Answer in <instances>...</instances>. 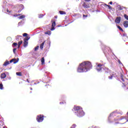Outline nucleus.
I'll return each instance as SVG.
<instances>
[{
    "instance_id": "f257e3e1",
    "label": "nucleus",
    "mask_w": 128,
    "mask_h": 128,
    "mask_svg": "<svg viewBox=\"0 0 128 128\" xmlns=\"http://www.w3.org/2000/svg\"><path fill=\"white\" fill-rule=\"evenodd\" d=\"M92 63L88 61L84 62L81 63L78 69V72H88L90 70L92 69Z\"/></svg>"
},
{
    "instance_id": "f03ea898",
    "label": "nucleus",
    "mask_w": 128,
    "mask_h": 128,
    "mask_svg": "<svg viewBox=\"0 0 128 128\" xmlns=\"http://www.w3.org/2000/svg\"><path fill=\"white\" fill-rule=\"evenodd\" d=\"M74 112L78 118H82V116H84L86 114V113H84V112L82 110V108L79 106H74Z\"/></svg>"
},
{
    "instance_id": "7ed1b4c3",
    "label": "nucleus",
    "mask_w": 128,
    "mask_h": 128,
    "mask_svg": "<svg viewBox=\"0 0 128 128\" xmlns=\"http://www.w3.org/2000/svg\"><path fill=\"white\" fill-rule=\"evenodd\" d=\"M120 78L121 80H122V84H123L122 87L123 88H124V90L128 92V80L124 78V75H122V74H120Z\"/></svg>"
},
{
    "instance_id": "20e7f679",
    "label": "nucleus",
    "mask_w": 128,
    "mask_h": 128,
    "mask_svg": "<svg viewBox=\"0 0 128 128\" xmlns=\"http://www.w3.org/2000/svg\"><path fill=\"white\" fill-rule=\"evenodd\" d=\"M96 69V70L97 72H102V70H108V68H104V66L102 64L96 63L95 66Z\"/></svg>"
},
{
    "instance_id": "39448f33",
    "label": "nucleus",
    "mask_w": 128,
    "mask_h": 128,
    "mask_svg": "<svg viewBox=\"0 0 128 128\" xmlns=\"http://www.w3.org/2000/svg\"><path fill=\"white\" fill-rule=\"evenodd\" d=\"M118 114V112L116 111L113 112H112L110 116L108 117V122L110 124H112V122H114V120H112V118H114Z\"/></svg>"
},
{
    "instance_id": "423d86ee",
    "label": "nucleus",
    "mask_w": 128,
    "mask_h": 128,
    "mask_svg": "<svg viewBox=\"0 0 128 128\" xmlns=\"http://www.w3.org/2000/svg\"><path fill=\"white\" fill-rule=\"evenodd\" d=\"M115 121L116 120H122V122H123L122 124H126V122H128V117L126 116H121L120 117V118L119 119H114Z\"/></svg>"
},
{
    "instance_id": "0eeeda50",
    "label": "nucleus",
    "mask_w": 128,
    "mask_h": 128,
    "mask_svg": "<svg viewBox=\"0 0 128 128\" xmlns=\"http://www.w3.org/2000/svg\"><path fill=\"white\" fill-rule=\"evenodd\" d=\"M36 120L38 122H42L44 120V115H38L37 116Z\"/></svg>"
},
{
    "instance_id": "6e6552de",
    "label": "nucleus",
    "mask_w": 128,
    "mask_h": 128,
    "mask_svg": "<svg viewBox=\"0 0 128 128\" xmlns=\"http://www.w3.org/2000/svg\"><path fill=\"white\" fill-rule=\"evenodd\" d=\"M19 60L20 59H18V58L17 59L13 58L10 61V62L12 64V62H14V64H16V62H18Z\"/></svg>"
},
{
    "instance_id": "1a4fd4ad",
    "label": "nucleus",
    "mask_w": 128,
    "mask_h": 128,
    "mask_svg": "<svg viewBox=\"0 0 128 128\" xmlns=\"http://www.w3.org/2000/svg\"><path fill=\"white\" fill-rule=\"evenodd\" d=\"M122 20V18L120 16H118L115 20L116 24H120V20Z\"/></svg>"
},
{
    "instance_id": "9d476101",
    "label": "nucleus",
    "mask_w": 128,
    "mask_h": 128,
    "mask_svg": "<svg viewBox=\"0 0 128 128\" xmlns=\"http://www.w3.org/2000/svg\"><path fill=\"white\" fill-rule=\"evenodd\" d=\"M124 26L126 28H128V22L127 20H125L123 24Z\"/></svg>"
},
{
    "instance_id": "9b49d317",
    "label": "nucleus",
    "mask_w": 128,
    "mask_h": 128,
    "mask_svg": "<svg viewBox=\"0 0 128 128\" xmlns=\"http://www.w3.org/2000/svg\"><path fill=\"white\" fill-rule=\"evenodd\" d=\"M82 6L85 8H90V6L86 4V2H84Z\"/></svg>"
},
{
    "instance_id": "f8f14e48",
    "label": "nucleus",
    "mask_w": 128,
    "mask_h": 128,
    "mask_svg": "<svg viewBox=\"0 0 128 128\" xmlns=\"http://www.w3.org/2000/svg\"><path fill=\"white\" fill-rule=\"evenodd\" d=\"M28 41H26V40H24V48H26V46H28Z\"/></svg>"
},
{
    "instance_id": "ddd939ff",
    "label": "nucleus",
    "mask_w": 128,
    "mask_h": 128,
    "mask_svg": "<svg viewBox=\"0 0 128 128\" xmlns=\"http://www.w3.org/2000/svg\"><path fill=\"white\" fill-rule=\"evenodd\" d=\"M0 78H6V74L3 73L1 74Z\"/></svg>"
},
{
    "instance_id": "4468645a",
    "label": "nucleus",
    "mask_w": 128,
    "mask_h": 128,
    "mask_svg": "<svg viewBox=\"0 0 128 128\" xmlns=\"http://www.w3.org/2000/svg\"><path fill=\"white\" fill-rule=\"evenodd\" d=\"M8 64H10V62L6 60L3 64V66H6Z\"/></svg>"
},
{
    "instance_id": "2eb2a0df",
    "label": "nucleus",
    "mask_w": 128,
    "mask_h": 128,
    "mask_svg": "<svg viewBox=\"0 0 128 128\" xmlns=\"http://www.w3.org/2000/svg\"><path fill=\"white\" fill-rule=\"evenodd\" d=\"M3 8H4V10H2V12H6V11L7 12H12V11H10V10H8V9H4L5 8H4V6H3Z\"/></svg>"
},
{
    "instance_id": "dca6fc26",
    "label": "nucleus",
    "mask_w": 128,
    "mask_h": 128,
    "mask_svg": "<svg viewBox=\"0 0 128 128\" xmlns=\"http://www.w3.org/2000/svg\"><path fill=\"white\" fill-rule=\"evenodd\" d=\"M110 50V48H108V47H105V49L104 50V54H106V52H108V50Z\"/></svg>"
},
{
    "instance_id": "f3484780",
    "label": "nucleus",
    "mask_w": 128,
    "mask_h": 128,
    "mask_svg": "<svg viewBox=\"0 0 128 128\" xmlns=\"http://www.w3.org/2000/svg\"><path fill=\"white\" fill-rule=\"evenodd\" d=\"M19 7H20V8H21L22 9H21L20 10L18 11V12H22V10H24V5H22V4H20V5L19 6Z\"/></svg>"
},
{
    "instance_id": "a211bd4d",
    "label": "nucleus",
    "mask_w": 128,
    "mask_h": 128,
    "mask_svg": "<svg viewBox=\"0 0 128 128\" xmlns=\"http://www.w3.org/2000/svg\"><path fill=\"white\" fill-rule=\"evenodd\" d=\"M45 34H48V36H50L52 34V32L48 30L45 32Z\"/></svg>"
},
{
    "instance_id": "6ab92c4d",
    "label": "nucleus",
    "mask_w": 128,
    "mask_h": 128,
    "mask_svg": "<svg viewBox=\"0 0 128 128\" xmlns=\"http://www.w3.org/2000/svg\"><path fill=\"white\" fill-rule=\"evenodd\" d=\"M44 42H42V44L40 45V50H42V48H44Z\"/></svg>"
},
{
    "instance_id": "aec40b11",
    "label": "nucleus",
    "mask_w": 128,
    "mask_h": 128,
    "mask_svg": "<svg viewBox=\"0 0 128 128\" xmlns=\"http://www.w3.org/2000/svg\"><path fill=\"white\" fill-rule=\"evenodd\" d=\"M26 18V16L22 15V16L18 17V18H19V20H22V18Z\"/></svg>"
},
{
    "instance_id": "412c9836",
    "label": "nucleus",
    "mask_w": 128,
    "mask_h": 128,
    "mask_svg": "<svg viewBox=\"0 0 128 128\" xmlns=\"http://www.w3.org/2000/svg\"><path fill=\"white\" fill-rule=\"evenodd\" d=\"M42 64H44V58L42 57L41 59Z\"/></svg>"
},
{
    "instance_id": "4be33fe9",
    "label": "nucleus",
    "mask_w": 128,
    "mask_h": 128,
    "mask_svg": "<svg viewBox=\"0 0 128 128\" xmlns=\"http://www.w3.org/2000/svg\"><path fill=\"white\" fill-rule=\"evenodd\" d=\"M52 26L54 27L56 26V21L52 20Z\"/></svg>"
},
{
    "instance_id": "5701e85b",
    "label": "nucleus",
    "mask_w": 128,
    "mask_h": 128,
    "mask_svg": "<svg viewBox=\"0 0 128 128\" xmlns=\"http://www.w3.org/2000/svg\"><path fill=\"white\" fill-rule=\"evenodd\" d=\"M122 38H128V36L126 35V34H123V36H122Z\"/></svg>"
},
{
    "instance_id": "b1692460",
    "label": "nucleus",
    "mask_w": 128,
    "mask_h": 128,
    "mask_svg": "<svg viewBox=\"0 0 128 128\" xmlns=\"http://www.w3.org/2000/svg\"><path fill=\"white\" fill-rule=\"evenodd\" d=\"M22 44V40H20L18 42V48H20V44Z\"/></svg>"
},
{
    "instance_id": "393cba45",
    "label": "nucleus",
    "mask_w": 128,
    "mask_h": 128,
    "mask_svg": "<svg viewBox=\"0 0 128 128\" xmlns=\"http://www.w3.org/2000/svg\"><path fill=\"white\" fill-rule=\"evenodd\" d=\"M30 36H27L24 39V40H26V41L28 42V40H30Z\"/></svg>"
},
{
    "instance_id": "a878e982",
    "label": "nucleus",
    "mask_w": 128,
    "mask_h": 128,
    "mask_svg": "<svg viewBox=\"0 0 128 128\" xmlns=\"http://www.w3.org/2000/svg\"><path fill=\"white\" fill-rule=\"evenodd\" d=\"M12 37L10 36H9L7 38V42H12Z\"/></svg>"
},
{
    "instance_id": "bb28decb",
    "label": "nucleus",
    "mask_w": 128,
    "mask_h": 128,
    "mask_svg": "<svg viewBox=\"0 0 128 128\" xmlns=\"http://www.w3.org/2000/svg\"><path fill=\"white\" fill-rule=\"evenodd\" d=\"M60 14H66V13L65 12L60 10L59 12Z\"/></svg>"
},
{
    "instance_id": "cd10ccee",
    "label": "nucleus",
    "mask_w": 128,
    "mask_h": 128,
    "mask_svg": "<svg viewBox=\"0 0 128 128\" xmlns=\"http://www.w3.org/2000/svg\"><path fill=\"white\" fill-rule=\"evenodd\" d=\"M16 46H18V43L14 42L12 44V48H16Z\"/></svg>"
},
{
    "instance_id": "c85d7f7f",
    "label": "nucleus",
    "mask_w": 128,
    "mask_h": 128,
    "mask_svg": "<svg viewBox=\"0 0 128 128\" xmlns=\"http://www.w3.org/2000/svg\"><path fill=\"white\" fill-rule=\"evenodd\" d=\"M16 76H22V72H16Z\"/></svg>"
},
{
    "instance_id": "c756f323",
    "label": "nucleus",
    "mask_w": 128,
    "mask_h": 128,
    "mask_svg": "<svg viewBox=\"0 0 128 128\" xmlns=\"http://www.w3.org/2000/svg\"><path fill=\"white\" fill-rule=\"evenodd\" d=\"M118 28L120 30H121V32H124V30H122V28H121L120 26H117Z\"/></svg>"
},
{
    "instance_id": "7c9ffc66",
    "label": "nucleus",
    "mask_w": 128,
    "mask_h": 128,
    "mask_svg": "<svg viewBox=\"0 0 128 128\" xmlns=\"http://www.w3.org/2000/svg\"><path fill=\"white\" fill-rule=\"evenodd\" d=\"M0 90H4V85L2 84H0Z\"/></svg>"
},
{
    "instance_id": "2f4dec72",
    "label": "nucleus",
    "mask_w": 128,
    "mask_h": 128,
    "mask_svg": "<svg viewBox=\"0 0 128 128\" xmlns=\"http://www.w3.org/2000/svg\"><path fill=\"white\" fill-rule=\"evenodd\" d=\"M124 18L126 20H128V16L126 15V14H124Z\"/></svg>"
},
{
    "instance_id": "473e14b6",
    "label": "nucleus",
    "mask_w": 128,
    "mask_h": 128,
    "mask_svg": "<svg viewBox=\"0 0 128 128\" xmlns=\"http://www.w3.org/2000/svg\"><path fill=\"white\" fill-rule=\"evenodd\" d=\"M39 18H44V14H40L38 16Z\"/></svg>"
},
{
    "instance_id": "72a5a7b5",
    "label": "nucleus",
    "mask_w": 128,
    "mask_h": 128,
    "mask_svg": "<svg viewBox=\"0 0 128 128\" xmlns=\"http://www.w3.org/2000/svg\"><path fill=\"white\" fill-rule=\"evenodd\" d=\"M88 128H100L98 126H92L89 127Z\"/></svg>"
},
{
    "instance_id": "f704fd0d",
    "label": "nucleus",
    "mask_w": 128,
    "mask_h": 128,
    "mask_svg": "<svg viewBox=\"0 0 128 128\" xmlns=\"http://www.w3.org/2000/svg\"><path fill=\"white\" fill-rule=\"evenodd\" d=\"M112 78H114V76L112 75L108 76L109 80H112Z\"/></svg>"
},
{
    "instance_id": "c9c22d12",
    "label": "nucleus",
    "mask_w": 128,
    "mask_h": 128,
    "mask_svg": "<svg viewBox=\"0 0 128 128\" xmlns=\"http://www.w3.org/2000/svg\"><path fill=\"white\" fill-rule=\"evenodd\" d=\"M76 124H73L70 128H76Z\"/></svg>"
},
{
    "instance_id": "e433bc0d",
    "label": "nucleus",
    "mask_w": 128,
    "mask_h": 128,
    "mask_svg": "<svg viewBox=\"0 0 128 128\" xmlns=\"http://www.w3.org/2000/svg\"><path fill=\"white\" fill-rule=\"evenodd\" d=\"M38 48H40L39 46H37L34 48L35 50H38Z\"/></svg>"
},
{
    "instance_id": "4c0bfd02",
    "label": "nucleus",
    "mask_w": 128,
    "mask_h": 128,
    "mask_svg": "<svg viewBox=\"0 0 128 128\" xmlns=\"http://www.w3.org/2000/svg\"><path fill=\"white\" fill-rule=\"evenodd\" d=\"M16 40H18V38H22V36H16Z\"/></svg>"
},
{
    "instance_id": "58836bf2",
    "label": "nucleus",
    "mask_w": 128,
    "mask_h": 128,
    "mask_svg": "<svg viewBox=\"0 0 128 128\" xmlns=\"http://www.w3.org/2000/svg\"><path fill=\"white\" fill-rule=\"evenodd\" d=\"M106 6H108L109 10H112V6H108V5H106Z\"/></svg>"
},
{
    "instance_id": "ea45409f",
    "label": "nucleus",
    "mask_w": 128,
    "mask_h": 128,
    "mask_svg": "<svg viewBox=\"0 0 128 128\" xmlns=\"http://www.w3.org/2000/svg\"><path fill=\"white\" fill-rule=\"evenodd\" d=\"M20 16V14H14V16L15 18H16V16Z\"/></svg>"
},
{
    "instance_id": "a19ab883",
    "label": "nucleus",
    "mask_w": 128,
    "mask_h": 128,
    "mask_svg": "<svg viewBox=\"0 0 128 128\" xmlns=\"http://www.w3.org/2000/svg\"><path fill=\"white\" fill-rule=\"evenodd\" d=\"M83 18H88V15L83 14Z\"/></svg>"
},
{
    "instance_id": "79ce46f5",
    "label": "nucleus",
    "mask_w": 128,
    "mask_h": 128,
    "mask_svg": "<svg viewBox=\"0 0 128 128\" xmlns=\"http://www.w3.org/2000/svg\"><path fill=\"white\" fill-rule=\"evenodd\" d=\"M28 36V34L26 33L23 34V36Z\"/></svg>"
},
{
    "instance_id": "37998d69",
    "label": "nucleus",
    "mask_w": 128,
    "mask_h": 128,
    "mask_svg": "<svg viewBox=\"0 0 128 128\" xmlns=\"http://www.w3.org/2000/svg\"><path fill=\"white\" fill-rule=\"evenodd\" d=\"M16 48H14L13 49V52L14 53V54H16Z\"/></svg>"
},
{
    "instance_id": "c03bdc74",
    "label": "nucleus",
    "mask_w": 128,
    "mask_h": 128,
    "mask_svg": "<svg viewBox=\"0 0 128 128\" xmlns=\"http://www.w3.org/2000/svg\"><path fill=\"white\" fill-rule=\"evenodd\" d=\"M51 30H54V27L52 26V28L50 29Z\"/></svg>"
},
{
    "instance_id": "a18cd8bd",
    "label": "nucleus",
    "mask_w": 128,
    "mask_h": 128,
    "mask_svg": "<svg viewBox=\"0 0 128 128\" xmlns=\"http://www.w3.org/2000/svg\"><path fill=\"white\" fill-rule=\"evenodd\" d=\"M22 21H21L20 22H19L18 23V26H20V24H22Z\"/></svg>"
},
{
    "instance_id": "49530a36",
    "label": "nucleus",
    "mask_w": 128,
    "mask_h": 128,
    "mask_svg": "<svg viewBox=\"0 0 128 128\" xmlns=\"http://www.w3.org/2000/svg\"><path fill=\"white\" fill-rule=\"evenodd\" d=\"M119 10H122L123 8H122L120 7V8H119Z\"/></svg>"
},
{
    "instance_id": "de8ad7c7",
    "label": "nucleus",
    "mask_w": 128,
    "mask_h": 128,
    "mask_svg": "<svg viewBox=\"0 0 128 128\" xmlns=\"http://www.w3.org/2000/svg\"><path fill=\"white\" fill-rule=\"evenodd\" d=\"M85 2H90V0H84Z\"/></svg>"
},
{
    "instance_id": "09e8293b",
    "label": "nucleus",
    "mask_w": 128,
    "mask_h": 128,
    "mask_svg": "<svg viewBox=\"0 0 128 128\" xmlns=\"http://www.w3.org/2000/svg\"><path fill=\"white\" fill-rule=\"evenodd\" d=\"M109 4H112V2H109Z\"/></svg>"
},
{
    "instance_id": "8fccbe9b",
    "label": "nucleus",
    "mask_w": 128,
    "mask_h": 128,
    "mask_svg": "<svg viewBox=\"0 0 128 128\" xmlns=\"http://www.w3.org/2000/svg\"><path fill=\"white\" fill-rule=\"evenodd\" d=\"M118 62H119V64H122L120 62V60L118 61Z\"/></svg>"
},
{
    "instance_id": "3c124183",
    "label": "nucleus",
    "mask_w": 128,
    "mask_h": 128,
    "mask_svg": "<svg viewBox=\"0 0 128 128\" xmlns=\"http://www.w3.org/2000/svg\"><path fill=\"white\" fill-rule=\"evenodd\" d=\"M60 104H66V102H60Z\"/></svg>"
},
{
    "instance_id": "603ef678",
    "label": "nucleus",
    "mask_w": 128,
    "mask_h": 128,
    "mask_svg": "<svg viewBox=\"0 0 128 128\" xmlns=\"http://www.w3.org/2000/svg\"><path fill=\"white\" fill-rule=\"evenodd\" d=\"M26 82H28L30 83V81L28 80V79L26 80Z\"/></svg>"
},
{
    "instance_id": "864d4df0",
    "label": "nucleus",
    "mask_w": 128,
    "mask_h": 128,
    "mask_svg": "<svg viewBox=\"0 0 128 128\" xmlns=\"http://www.w3.org/2000/svg\"><path fill=\"white\" fill-rule=\"evenodd\" d=\"M72 22H74V21H72V22H70V23L68 24H72Z\"/></svg>"
},
{
    "instance_id": "5fc2aeb1",
    "label": "nucleus",
    "mask_w": 128,
    "mask_h": 128,
    "mask_svg": "<svg viewBox=\"0 0 128 128\" xmlns=\"http://www.w3.org/2000/svg\"><path fill=\"white\" fill-rule=\"evenodd\" d=\"M8 80H12V78H10V77L9 78H8Z\"/></svg>"
},
{
    "instance_id": "6e6d98bb",
    "label": "nucleus",
    "mask_w": 128,
    "mask_h": 128,
    "mask_svg": "<svg viewBox=\"0 0 128 128\" xmlns=\"http://www.w3.org/2000/svg\"><path fill=\"white\" fill-rule=\"evenodd\" d=\"M31 90H32V88H30Z\"/></svg>"
},
{
    "instance_id": "4d7b16f0",
    "label": "nucleus",
    "mask_w": 128,
    "mask_h": 128,
    "mask_svg": "<svg viewBox=\"0 0 128 128\" xmlns=\"http://www.w3.org/2000/svg\"><path fill=\"white\" fill-rule=\"evenodd\" d=\"M56 18H58V16H55Z\"/></svg>"
},
{
    "instance_id": "13d9d810",
    "label": "nucleus",
    "mask_w": 128,
    "mask_h": 128,
    "mask_svg": "<svg viewBox=\"0 0 128 128\" xmlns=\"http://www.w3.org/2000/svg\"><path fill=\"white\" fill-rule=\"evenodd\" d=\"M68 26V24H66V25H65V26Z\"/></svg>"
},
{
    "instance_id": "bf43d9fd",
    "label": "nucleus",
    "mask_w": 128,
    "mask_h": 128,
    "mask_svg": "<svg viewBox=\"0 0 128 128\" xmlns=\"http://www.w3.org/2000/svg\"><path fill=\"white\" fill-rule=\"evenodd\" d=\"M60 26H58V27L60 28Z\"/></svg>"
},
{
    "instance_id": "052dcab7",
    "label": "nucleus",
    "mask_w": 128,
    "mask_h": 128,
    "mask_svg": "<svg viewBox=\"0 0 128 128\" xmlns=\"http://www.w3.org/2000/svg\"><path fill=\"white\" fill-rule=\"evenodd\" d=\"M3 128H6V126H4Z\"/></svg>"
},
{
    "instance_id": "680f3d73",
    "label": "nucleus",
    "mask_w": 128,
    "mask_h": 128,
    "mask_svg": "<svg viewBox=\"0 0 128 128\" xmlns=\"http://www.w3.org/2000/svg\"><path fill=\"white\" fill-rule=\"evenodd\" d=\"M34 84H36V83Z\"/></svg>"
},
{
    "instance_id": "e2e57ef3",
    "label": "nucleus",
    "mask_w": 128,
    "mask_h": 128,
    "mask_svg": "<svg viewBox=\"0 0 128 128\" xmlns=\"http://www.w3.org/2000/svg\"><path fill=\"white\" fill-rule=\"evenodd\" d=\"M121 114H122V112L121 113Z\"/></svg>"
}]
</instances>
